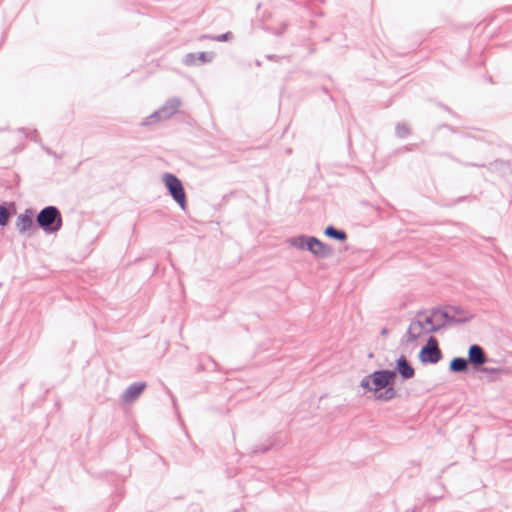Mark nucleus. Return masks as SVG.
Returning a JSON list of instances; mask_svg holds the SVG:
<instances>
[{
	"label": "nucleus",
	"mask_w": 512,
	"mask_h": 512,
	"mask_svg": "<svg viewBox=\"0 0 512 512\" xmlns=\"http://www.w3.org/2000/svg\"><path fill=\"white\" fill-rule=\"evenodd\" d=\"M396 372L390 370L375 371L363 379L361 385L368 391L375 394V398L382 401H388L396 396L393 387Z\"/></svg>",
	"instance_id": "f257e3e1"
},
{
	"label": "nucleus",
	"mask_w": 512,
	"mask_h": 512,
	"mask_svg": "<svg viewBox=\"0 0 512 512\" xmlns=\"http://www.w3.org/2000/svg\"><path fill=\"white\" fill-rule=\"evenodd\" d=\"M37 222L46 231H56L60 228L62 219L55 207L48 206L38 214Z\"/></svg>",
	"instance_id": "f03ea898"
},
{
	"label": "nucleus",
	"mask_w": 512,
	"mask_h": 512,
	"mask_svg": "<svg viewBox=\"0 0 512 512\" xmlns=\"http://www.w3.org/2000/svg\"><path fill=\"white\" fill-rule=\"evenodd\" d=\"M163 182L173 199L184 210L186 208V194L181 181L176 176L168 173L164 175Z\"/></svg>",
	"instance_id": "7ed1b4c3"
},
{
	"label": "nucleus",
	"mask_w": 512,
	"mask_h": 512,
	"mask_svg": "<svg viewBox=\"0 0 512 512\" xmlns=\"http://www.w3.org/2000/svg\"><path fill=\"white\" fill-rule=\"evenodd\" d=\"M419 358L423 363H437L441 358L438 341L434 337L428 339L427 344L421 349Z\"/></svg>",
	"instance_id": "20e7f679"
},
{
	"label": "nucleus",
	"mask_w": 512,
	"mask_h": 512,
	"mask_svg": "<svg viewBox=\"0 0 512 512\" xmlns=\"http://www.w3.org/2000/svg\"><path fill=\"white\" fill-rule=\"evenodd\" d=\"M431 325V321L429 319H425L424 321H414L410 324L408 328V340L415 341L429 332V326Z\"/></svg>",
	"instance_id": "39448f33"
},
{
	"label": "nucleus",
	"mask_w": 512,
	"mask_h": 512,
	"mask_svg": "<svg viewBox=\"0 0 512 512\" xmlns=\"http://www.w3.org/2000/svg\"><path fill=\"white\" fill-rule=\"evenodd\" d=\"M468 361L475 366L483 365L486 362V355L479 345L470 346Z\"/></svg>",
	"instance_id": "423d86ee"
},
{
	"label": "nucleus",
	"mask_w": 512,
	"mask_h": 512,
	"mask_svg": "<svg viewBox=\"0 0 512 512\" xmlns=\"http://www.w3.org/2000/svg\"><path fill=\"white\" fill-rule=\"evenodd\" d=\"M145 383H135L127 388V390L123 394V399L125 402H133L135 401L140 394L145 390Z\"/></svg>",
	"instance_id": "0eeeda50"
},
{
	"label": "nucleus",
	"mask_w": 512,
	"mask_h": 512,
	"mask_svg": "<svg viewBox=\"0 0 512 512\" xmlns=\"http://www.w3.org/2000/svg\"><path fill=\"white\" fill-rule=\"evenodd\" d=\"M306 246L309 251L316 255L324 256L329 253L328 247H326V245L314 237L308 238L306 240Z\"/></svg>",
	"instance_id": "6e6552de"
},
{
	"label": "nucleus",
	"mask_w": 512,
	"mask_h": 512,
	"mask_svg": "<svg viewBox=\"0 0 512 512\" xmlns=\"http://www.w3.org/2000/svg\"><path fill=\"white\" fill-rule=\"evenodd\" d=\"M33 216L31 211L20 214L17 218L16 226L20 232H25L33 227Z\"/></svg>",
	"instance_id": "1a4fd4ad"
},
{
	"label": "nucleus",
	"mask_w": 512,
	"mask_h": 512,
	"mask_svg": "<svg viewBox=\"0 0 512 512\" xmlns=\"http://www.w3.org/2000/svg\"><path fill=\"white\" fill-rule=\"evenodd\" d=\"M398 371L401 376L405 379L412 378L414 376V369L409 365L408 361L404 356H401L397 361Z\"/></svg>",
	"instance_id": "9d476101"
},
{
	"label": "nucleus",
	"mask_w": 512,
	"mask_h": 512,
	"mask_svg": "<svg viewBox=\"0 0 512 512\" xmlns=\"http://www.w3.org/2000/svg\"><path fill=\"white\" fill-rule=\"evenodd\" d=\"M450 369L454 372H462L467 369V361L464 358H454L450 362Z\"/></svg>",
	"instance_id": "9b49d317"
},
{
	"label": "nucleus",
	"mask_w": 512,
	"mask_h": 512,
	"mask_svg": "<svg viewBox=\"0 0 512 512\" xmlns=\"http://www.w3.org/2000/svg\"><path fill=\"white\" fill-rule=\"evenodd\" d=\"M325 234L329 237L336 238L340 241H344L347 237L345 232L338 231L334 229L332 226H329L325 229Z\"/></svg>",
	"instance_id": "f8f14e48"
},
{
	"label": "nucleus",
	"mask_w": 512,
	"mask_h": 512,
	"mask_svg": "<svg viewBox=\"0 0 512 512\" xmlns=\"http://www.w3.org/2000/svg\"><path fill=\"white\" fill-rule=\"evenodd\" d=\"M9 214L5 207L0 206V225H5L8 222Z\"/></svg>",
	"instance_id": "ddd939ff"
},
{
	"label": "nucleus",
	"mask_w": 512,
	"mask_h": 512,
	"mask_svg": "<svg viewBox=\"0 0 512 512\" xmlns=\"http://www.w3.org/2000/svg\"><path fill=\"white\" fill-rule=\"evenodd\" d=\"M502 370L500 368H484L483 372L485 373H491V374H497L500 373Z\"/></svg>",
	"instance_id": "4468645a"
},
{
	"label": "nucleus",
	"mask_w": 512,
	"mask_h": 512,
	"mask_svg": "<svg viewBox=\"0 0 512 512\" xmlns=\"http://www.w3.org/2000/svg\"><path fill=\"white\" fill-rule=\"evenodd\" d=\"M176 109H177V105L176 104H171L169 106L164 107L160 111H167V110L175 111Z\"/></svg>",
	"instance_id": "2eb2a0df"
},
{
	"label": "nucleus",
	"mask_w": 512,
	"mask_h": 512,
	"mask_svg": "<svg viewBox=\"0 0 512 512\" xmlns=\"http://www.w3.org/2000/svg\"><path fill=\"white\" fill-rule=\"evenodd\" d=\"M199 59L202 60V61H207V55L205 53H200L199 54Z\"/></svg>",
	"instance_id": "dca6fc26"
},
{
	"label": "nucleus",
	"mask_w": 512,
	"mask_h": 512,
	"mask_svg": "<svg viewBox=\"0 0 512 512\" xmlns=\"http://www.w3.org/2000/svg\"><path fill=\"white\" fill-rule=\"evenodd\" d=\"M230 36H231V34H230V33H227V34H225V35H222V36H221V37H219L218 39H219V40H227V39H229V37H230Z\"/></svg>",
	"instance_id": "f3484780"
},
{
	"label": "nucleus",
	"mask_w": 512,
	"mask_h": 512,
	"mask_svg": "<svg viewBox=\"0 0 512 512\" xmlns=\"http://www.w3.org/2000/svg\"><path fill=\"white\" fill-rule=\"evenodd\" d=\"M387 334V330L386 329H383L382 330V335H386Z\"/></svg>",
	"instance_id": "a211bd4d"
}]
</instances>
